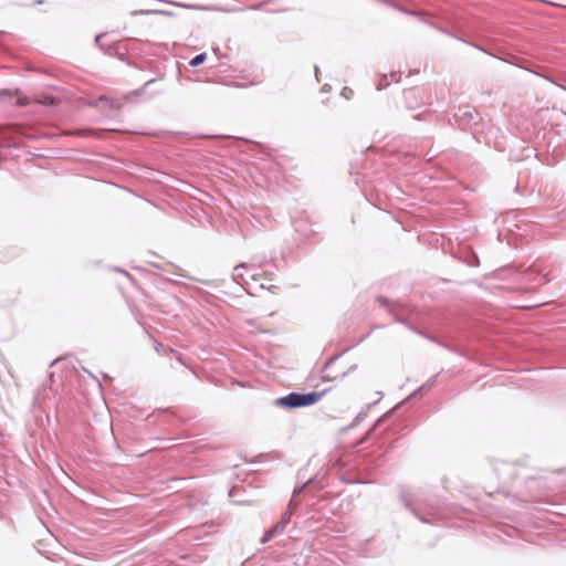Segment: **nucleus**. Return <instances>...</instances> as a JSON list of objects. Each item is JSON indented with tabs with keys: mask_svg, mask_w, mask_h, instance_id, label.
Here are the masks:
<instances>
[{
	"mask_svg": "<svg viewBox=\"0 0 566 566\" xmlns=\"http://www.w3.org/2000/svg\"><path fill=\"white\" fill-rule=\"evenodd\" d=\"M322 379H323L324 381H329V380H332V378H329V377H327V376H323V377H322Z\"/></svg>",
	"mask_w": 566,
	"mask_h": 566,
	"instance_id": "a211bd4d",
	"label": "nucleus"
},
{
	"mask_svg": "<svg viewBox=\"0 0 566 566\" xmlns=\"http://www.w3.org/2000/svg\"><path fill=\"white\" fill-rule=\"evenodd\" d=\"M314 482H315V481H314L313 479L308 480V481H307V483H306V484H304L302 489L306 488V486H307V484H312V483H314Z\"/></svg>",
	"mask_w": 566,
	"mask_h": 566,
	"instance_id": "dca6fc26",
	"label": "nucleus"
},
{
	"mask_svg": "<svg viewBox=\"0 0 566 566\" xmlns=\"http://www.w3.org/2000/svg\"><path fill=\"white\" fill-rule=\"evenodd\" d=\"M399 10H400V11H402V12H405V13H407V14H412V15H417V14H418V13H417V12H415V11L403 10V9H401V8H399Z\"/></svg>",
	"mask_w": 566,
	"mask_h": 566,
	"instance_id": "9d476101",
	"label": "nucleus"
},
{
	"mask_svg": "<svg viewBox=\"0 0 566 566\" xmlns=\"http://www.w3.org/2000/svg\"><path fill=\"white\" fill-rule=\"evenodd\" d=\"M260 6H252V7H247V8H243L242 10H249V9H258Z\"/></svg>",
	"mask_w": 566,
	"mask_h": 566,
	"instance_id": "2eb2a0df",
	"label": "nucleus"
},
{
	"mask_svg": "<svg viewBox=\"0 0 566 566\" xmlns=\"http://www.w3.org/2000/svg\"><path fill=\"white\" fill-rule=\"evenodd\" d=\"M325 394L326 390L321 392L313 391L308 394L291 392L284 397L275 399V405L289 409L307 407L318 402Z\"/></svg>",
	"mask_w": 566,
	"mask_h": 566,
	"instance_id": "f03ea898",
	"label": "nucleus"
},
{
	"mask_svg": "<svg viewBox=\"0 0 566 566\" xmlns=\"http://www.w3.org/2000/svg\"><path fill=\"white\" fill-rule=\"evenodd\" d=\"M361 418H363V413H359V415L354 419V421H353V423L350 424V427L356 426V424L360 421V419H361Z\"/></svg>",
	"mask_w": 566,
	"mask_h": 566,
	"instance_id": "1a4fd4ad",
	"label": "nucleus"
},
{
	"mask_svg": "<svg viewBox=\"0 0 566 566\" xmlns=\"http://www.w3.org/2000/svg\"><path fill=\"white\" fill-rule=\"evenodd\" d=\"M284 528L282 527L281 524H275L273 527H271L265 534L264 536L262 537L261 539V543H268L269 541H271L274 536H276L277 534H280Z\"/></svg>",
	"mask_w": 566,
	"mask_h": 566,
	"instance_id": "20e7f679",
	"label": "nucleus"
},
{
	"mask_svg": "<svg viewBox=\"0 0 566 566\" xmlns=\"http://www.w3.org/2000/svg\"><path fill=\"white\" fill-rule=\"evenodd\" d=\"M290 517H291V513L290 512H285L282 515L281 521L279 522V524H281L282 527L284 528L286 526V524L290 522Z\"/></svg>",
	"mask_w": 566,
	"mask_h": 566,
	"instance_id": "6e6552de",
	"label": "nucleus"
},
{
	"mask_svg": "<svg viewBox=\"0 0 566 566\" xmlns=\"http://www.w3.org/2000/svg\"><path fill=\"white\" fill-rule=\"evenodd\" d=\"M206 59H207L206 54L200 53L191 59V61L189 62V65L191 67H197V66L201 65L206 61Z\"/></svg>",
	"mask_w": 566,
	"mask_h": 566,
	"instance_id": "423d86ee",
	"label": "nucleus"
},
{
	"mask_svg": "<svg viewBox=\"0 0 566 566\" xmlns=\"http://www.w3.org/2000/svg\"><path fill=\"white\" fill-rule=\"evenodd\" d=\"M169 3H170V4H172V6H180V4H179V3H177V2H169Z\"/></svg>",
	"mask_w": 566,
	"mask_h": 566,
	"instance_id": "aec40b11",
	"label": "nucleus"
},
{
	"mask_svg": "<svg viewBox=\"0 0 566 566\" xmlns=\"http://www.w3.org/2000/svg\"><path fill=\"white\" fill-rule=\"evenodd\" d=\"M103 34H98L96 38H95V43L98 44L99 43V40L102 39Z\"/></svg>",
	"mask_w": 566,
	"mask_h": 566,
	"instance_id": "ddd939ff",
	"label": "nucleus"
},
{
	"mask_svg": "<svg viewBox=\"0 0 566 566\" xmlns=\"http://www.w3.org/2000/svg\"><path fill=\"white\" fill-rule=\"evenodd\" d=\"M348 92H350L347 87H345L342 92V95L348 98Z\"/></svg>",
	"mask_w": 566,
	"mask_h": 566,
	"instance_id": "f8f14e48",
	"label": "nucleus"
},
{
	"mask_svg": "<svg viewBox=\"0 0 566 566\" xmlns=\"http://www.w3.org/2000/svg\"><path fill=\"white\" fill-rule=\"evenodd\" d=\"M405 506L423 523H433L442 512V505L436 499L419 500L416 503L405 501Z\"/></svg>",
	"mask_w": 566,
	"mask_h": 566,
	"instance_id": "f257e3e1",
	"label": "nucleus"
},
{
	"mask_svg": "<svg viewBox=\"0 0 566 566\" xmlns=\"http://www.w3.org/2000/svg\"><path fill=\"white\" fill-rule=\"evenodd\" d=\"M476 115V112L470 107H460L453 115L452 119H450V123L457 124L459 127L464 129L470 126Z\"/></svg>",
	"mask_w": 566,
	"mask_h": 566,
	"instance_id": "7ed1b4c3",
	"label": "nucleus"
},
{
	"mask_svg": "<svg viewBox=\"0 0 566 566\" xmlns=\"http://www.w3.org/2000/svg\"><path fill=\"white\" fill-rule=\"evenodd\" d=\"M17 104H18L19 106H24V105H27V102H25V99L19 98V99L17 101Z\"/></svg>",
	"mask_w": 566,
	"mask_h": 566,
	"instance_id": "9b49d317",
	"label": "nucleus"
},
{
	"mask_svg": "<svg viewBox=\"0 0 566 566\" xmlns=\"http://www.w3.org/2000/svg\"><path fill=\"white\" fill-rule=\"evenodd\" d=\"M54 103V98H50V104H53Z\"/></svg>",
	"mask_w": 566,
	"mask_h": 566,
	"instance_id": "412c9836",
	"label": "nucleus"
},
{
	"mask_svg": "<svg viewBox=\"0 0 566 566\" xmlns=\"http://www.w3.org/2000/svg\"><path fill=\"white\" fill-rule=\"evenodd\" d=\"M315 76H316V80L318 81V67L315 66Z\"/></svg>",
	"mask_w": 566,
	"mask_h": 566,
	"instance_id": "f3484780",
	"label": "nucleus"
},
{
	"mask_svg": "<svg viewBox=\"0 0 566 566\" xmlns=\"http://www.w3.org/2000/svg\"><path fill=\"white\" fill-rule=\"evenodd\" d=\"M301 491H302V489H300V490H295V491H294V493H295V494H298V493H301Z\"/></svg>",
	"mask_w": 566,
	"mask_h": 566,
	"instance_id": "6ab92c4d",
	"label": "nucleus"
},
{
	"mask_svg": "<svg viewBox=\"0 0 566 566\" xmlns=\"http://www.w3.org/2000/svg\"><path fill=\"white\" fill-rule=\"evenodd\" d=\"M156 80L155 78H151V80H148L146 83H145V87L150 85L151 83H154Z\"/></svg>",
	"mask_w": 566,
	"mask_h": 566,
	"instance_id": "4468645a",
	"label": "nucleus"
},
{
	"mask_svg": "<svg viewBox=\"0 0 566 566\" xmlns=\"http://www.w3.org/2000/svg\"><path fill=\"white\" fill-rule=\"evenodd\" d=\"M133 15H150V14H159V15H172V12L166 10H138L132 12Z\"/></svg>",
	"mask_w": 566,
	"mask_h": 566,
	"instance_id": "39448f33",
	"label": "nucleus"
},
{
	"mask_svg": "<svg viewBox=\"0 0 566 566\" xmlns=\"http://www.w3.org/2000/svg\"><path fill=\"white\" fill-rule=\"evenodd\" d=\"M245 269V264H239L233 269V279L239 280L243 279V270Z\"/></svg>",
	"mask_w": 566,
	"mask_h": 566,
	"instance_id": "0eeeda50",
	"label": "nucleus"
}]
</instances>
